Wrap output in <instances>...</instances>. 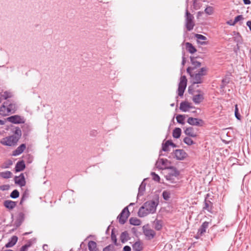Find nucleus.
Returning a JSON list of instances; mask_svg holds the SVG:
<instances>
[{"label":"nucleus","instance_id":"8fccbe9b","mask_svg":"<svg viewBox=\"0 0 251 251\" xmlns=\"http://www.w3.org/2000/svg\"><path fill=\"white\" fill-rule=\"evenodd\" d=\"M174 176H172L171 174H168L165 176V178L166 180L169 181L171 183H174L175 182V178Z\"/></svg>","mask_w":251,"mask_h":251},{"label":"nucleus","instance_id":"cd10ccee","mask_svg":"<svg viewBox=\"0 0 251 251\" xmlns=\"http://www.w3.org/2000/svg\"><path fill=\"white\" fill-rule=\"evenodd\" d=\"M88 249L90 251H97V243L93 241H90L88 244Z\"/></svg>","mask_w":251,"mask_h":251},{"label":"nucleus","instance_id":"79ce46f5","mask_svg":"<svg viewBox=\"0 0 251 251\" xmlns=\"http://www.w3.org/2000/svg\"><path fill=\"white\" fill-rule=\"evenodd\" d=\"M111 240L113 242L115 246H118V244L117 243V240L116 238V235L114 233V229H113L111 231Z\"/></svg>","mask_w":251,"mask_h":251},{"label":"nucleus","instance_id":"052dcab7","mask_svg":"<svg viewBox=\"0 0 251 251\" xmlns=\"http://www.w3.org/2000/svg\"><path fill=\"white\" fill-rule=\"evenodd\" d=\"M123 251H131V248L129 246H125L123 248Z\"/></svg>","mask_w":251,"mask_h":251},{"label":"nucleus","instance_id":"9b49d317","mask_svg":"<svg viewBox=\"0 0 251 251\" xmlns=\"http://www.w3.org/2000/svg\"><path fill=\"white\" fill-rule=\"evenodd\" d=\"M15 183L18 184L20 186H25L26 181L24 174H21L19 176H15L14 178Z\"/></svg>","mask_w":251,"mask_h":251},{"label":"nucleus","instance_id":"338daca9","mask_svg":"<svg viewBox=\"0 0 251 251\" xmlns=\"http://www.w3.org/2000/svg\"><path fill=\"white\" fill-rule=\"evenodd\" d=\"M186 58H185V57H184V56L183 55V56H182V62H181V64H182V66H184V65L185 63H186Z\"/></svg>","mask_w":251,"mask_h":251},{"label":"nucleus","instance_id":"bb28decb","mask_svg":"<svg viewBox=\"0 0 251 251\" xmlns=\"http://www.w3.org/2000/svg\"><path fill=\"white\" fill-rule=\"evenodd\" d=\"M187 50L190 53L193 54L197 51L195 47L190 43L187 42L185 44Z\"/></svg>","mask_w":251,"mask_h":251},{"label":"nucleus","instance_id":"6ab92c4d","mask_svg":"<svg viewBox=\"0 0 251 251\" xmlns=\"http://www.w3.org/2000/svg\"><path fill=\"white\" fill-rule=\"evenodd\" d=\"M25 168V164L24 160H21L17 162L15 170L16 172H19L23 171Z\"/></svg>","mask_w":251,"mask_h":251},{"label":"nucleus","instance_id":"0eeeda50","mask_svg":"<svg viewBox=\"0 0 251 251\" xmlns=\"http://www.w3.org/2000/svg\"><path fill=\"white\" fill-rule=\"evenodd\" d=\"M171 162L167 159L159 158L156 162V167L159 169H167L171 164Z\"/></svg>","mask_w":251,"mask_h":251},{"label":"nucleus","instance_id":"7c9ffc66","mask_svg":"<svg viewBox=\"0 0 251 251\" xmlns=\"http://www.w3.org/2000/svg\"><path fill=\"white\" fill-rule=\"evenodd\" d=\"M181 130L179 127H176L173 131V136L175 138H179L181 135Z\"/></svg>","mask_w":251,"mask_h":251},{"label":"nucleus","instance_id":"ea45409f","mask_svg":"<svg viewBox=\"0 0 251 251\" xmlns=\"http://www.w3.org/2000/svg\"><path fill=\"white\" fill-rule=\"evenodd\" d=\"M177 122L179 124H184L185 116L182 115H178L176 117Z\"/></svg>","mask_w":251,"mask_h":251},{"label":"nucleus","instance_id":"ddd939ff","mask_svg":"<svg viewBox=\"0 0 251 251\" xmlns=\"http://www.w3.org/2000/svg\"><path fill=\"white\" fill-rule=\"evenodd\" d=\"M203 210H206L210 213H212L213 203L209 200H207L206 198L204 201V206L202 208Z\"/></svg>","mask_w":251,"mask_h":251},{"label":"nucleus","instance_id":"680f3d73","mask_svg":"<svg viewBox=\"0 0 251 251\" xmlns=\"http://www.w3.org/2000/svg\"><path fill=\"white\" fill-rule=\"evenodd\" d=\"M10 102L11 101L7 100L6 101L4 102L2 105H4V107H8Z\"/></svg>","mask_w":251,"mask_h":251},{"label":"nucleus","instance_id":"864d4df0","mask_svg":"<svg viewBox=\"0 0 251 251\" xmlns=\"http://www.w3.org/2000/svg\"><path fill=\"white\" fill-rule=\"evenodd\" d=\"M151 175L152 176V178L154 180L156 181H159L160 180V177L159 176L156 174L154 172H152L151 173Z\"/></svg>","mask_w":251,"mask_h":251},{"label":"nucleus","instance_id":"a19ab883","mask_svg":"<svg viewBox=\"0 0 251 251\" xmlns=\"http://www.w3.org/2000/svg\"><path fill=\"white\" fill-rule=\"evenodd\" d=\"M28 195H29L28 192L27 190L25 191L23 193V195L22 196V198H21L20 202V204L22 205L23 204L24 201L25 200H26V199L28 197Z\"/></svg>","mask_w":251,"mask_h":251},{"label":"nucleus","instance_id":"bf43d9fd","mask_svg":"<svg viewBox=\"0 0 251 251\" xmlns=\"http://www.w3.org/2000/svg\"><path fill=\"white\" fill-rule=\"evenodd\" d=\"M30 244H25L23 246L19 251H27L28 247H30Z\"/></svg>","mask_w":251,"mask_h":251},{"label":"nucleus","instance_id":"de8ad7c7","mask_svg":"<svg viewBox=\"0 0 251 251\" xmlns=\"http://www.w3.org/2000/svg\"><path fill=\"white\" fill-rule=\"evenodd\" d=\"M102 251H115L114 246L112 245H109L103 248Z\"/></svg>","mask_w":251,"mask_h":251},{"label":"nucleus","instance_id":"4c0bfd02","mask_svg":"<svg viewBox=\"0 0 251 251\" xmlns=\"http://www.w3.org/2000/svg\"><path fill=\"white\" fill-rule=\"evenodd\" d=\"M12 176V173L9 171H6L0 173V176L3 178H9Z\"/></svg>","mask_w":251,"mask_h":251},{"label":"nucleus","instance_id":"39448f33","mask_svg":"<svg viewBox=\"0 0 251 251\" xmlns=\"http://www.w3.org/2000/svg\"><path fill=\"white\" fill-rule=\"evenodd\" d=\"M129 214L128 207L126 206L125 207L117 217L120 224L124 225L126 222L128 217H129Z\"/></svg>","mask_w":251,"mask_h":251},{"label":"nucleus","instance_id":"20e7f679","mask_svg":"<svg viewBox=\"0 0 251 251\" xmlns=\"http://www.w3.org/2000/svg\"><path fill=\"white\" fill-rule=\"evenodd\" d=\"M185 26L188 31L192 30L195 25V24L193 22L194 17L188 11L187 9L186 10L185 13Z\"/></svg>","mask_w":251,"mask_h":251},{"label":"nucleus","instance_id":"6e6d98bb","mask_svg":"<svg viewBox=\"0 0 251 251\" xmlns=\"http://www.w3.org/2000/svg\"><path fill=\"white\" fill-rule=\"evenodd\" d=\"M193 70H194V68L193 67H188L187 68V72L190 75V76L191 77V78H192L193 80V75H194V74H193L191 71Z\"/></svg>","mask_w":251,"mask_h":251},{"label":"nucleus","instance_id":"dca6fc26","mask_svg":"<svg viewBox=\"0 0 251 251\" xmlns=\"http://www.w3.org/2000/svg\"><path fill=\"white\" fill-rule=\"evenodd\" d=\"M3 205L8 209L12 210L17 205V202L11 200H5L3 202Z\"/></svg>","mask_w":251,"mask_h":251},{"label":"nucleus","instance_id":"09e8293b","mask_svg":"<svg viewBox=\"0 0 251 251\" xmlns=\"http://www.w3.org/2000/svg\"><path fill=\"white\" fill-rule=\"evenodd\" d=\"M204 12L207 14L210 15L212 14L213 12V8L211 6H208L205 9Z\"/></svg>","mask_w":251,"mask_h":251},{"label":"nucleus","instance_id":"473e14b6","mask_svg":"<svg viewBox=\"0 0 251 251\" xmlns=\"http://www.w3.org/2000/svg\"><path fill=\"white\" fill-rule=\"evenodd\" d=\"M120 239L123 243H125L128 240V234L126 231L123 232L120 236Z\"/></svg>","mask_w":251,"mask_h":251},{"label":"nucleus","instance_id":"c756f323","mask_svg":"<svg viewBox=\"0 0 251 251\" xmlns=\"http://www.w3.org/2000/svg\"><path fill=\"white\" fill-rule=\"evenodd\" d=\"M154 228L155 230L159 231L162 228V223L161 220L156 219L154 222Z\"/></svg>","mask_w":251,"mask_h":251},{"label":"nucleus","instance_id":"5701e85b","mask_svg":"<svg viewBox=\"0 0 251 251\" xmlns=\"http://www.w3.org/2000/svg\"><path fill=\"white\" fill-rule=\"evenodd\" d=\"M168 169L169 170V172L168 174H171L172 176H174L175 177H177L179 176L180 172L176 167L171 166L168 168Z\"/></svg>","mask_w":251,"mask_h":251},{"label":"nucleus","instance_id":"f3484780","mask_svg":"<svg viewBox=\"0 0 251 251\" xmlns=\"http://www.w3.org/2000/svg\"><path fill=\"white\" fill-rule=\"evenodd\" d=\"M190 103L187 101H182L180 104L179 109L182 112H187L191 108H193Z\"/></svg>","mask_w":251,"mask_h":251},{"label":"nucleus","instance_id":"37998d69","mask_svg":"<svg viewBox=\"0 0 251 251\" xmlns=\"http://www.w3.org/2000/svg\"><path fill=\"white\" fill-rule=\"evenodd\" d=\"M183 142L188 146H191L195 144V142L190 138L189 136L185 137L183 139Z\"/></svg>","mask_w":251,"mask_h":251},{"label":"nucleus","instance_id":"c03bdc74","mask_svg":"<svg viewBox=\"0 0 251 251\" xmlns=\"http://www.w3.org/2000/svg\"><path fill=\"white\" fill-rule=\"evenodd\" d=\"M20 194L17 190H14L10 194V197L12 199H17L19 197Z\"/></svg>","mask_w":251,"mask_h":251},{"label":"nucleus","instance_id":"7ed1b4c3","mask_svg":"<svg viewBox=\"0 0 251 251\" xmlns=\"http://www.w3.org/2000/svg\"><path fill=\"white\" fill-rule=\"evenodd\" d=\"M19 139L13 135H10L2 139L0 143L6 146H15Z\"/></svg>","mask_w":251,"mask_h":251},{"label":"nucleus","instance_id":"6e6552de","mask_svg":"<svg viewBox=\"0 0 251 251\" xmlns=\"http://www.w3.org/2000/svg\"><path fill=\"white\" fill-rule=\"evenodd\" d=\"M143 231L148 240L153 239L156 235L155 232L153 229L149 228L148 226H143Z\"/></svg>","mask_w":251,"mask_h":251},{"label":"nucleus","instance_id":"a211bd4d","mask_svg":"<svg viewBox=\"0 0 251 251\" xmlns=\"http://www.w3.org/2000/svg\"><path fill=\"white\" fill-rule=\"evenodd\" d=\"M26 148L25 144H22L19 146L15 150L13 151L12 155L14 156H18L23 153Z\"/></svg>","mask_w":251,"mask_h":251},{"label":"nucleus","instance_id":"1a4fd4ad","mask_svg":"<svg viewBox=\"0 0 251 251\" xmlns=\"http://www.w3.org/2000/svg\"><path fill=\"white\" fill-rule=\"evenodd\" d=\"M176 158L178 160H183L187 156L186 152L182 149L176 150L174 151Z\"/></svg>","mask_w":251,"mask_h":251},{"label":"nucleus","instance_id":"e2e57ef3","mask_svg":"<svg viewBox=\"0 0 251 251\" xmlns=\"http://www.w3.org/2000/svg\"><path fill=\"white\" fill-rule=\"evenodd\" d=\"M169 140V144H170V146L173 147V148H176L177 147V146L174 144L172 141V140Z\"/></svg>","mask_w":251,"mask_h":251},{"label":"nucleus","instance_id":"2eb2a0df","mask_svg":"<svg viewBox=\"0 0 251 251\" xmlns=\"http://www.w3.org/2000/svg\"><path fill=\"white\" fill-rule=\"evenodd\" d=\"M11 132L13 133L12 135L20 139L22 136V130L21 128L18 126H11Z\"/></svg>","mask_w":251,"mask_h":251},{"label":"nucleus","instance_id":"3c124183","mask_svg":"<svg viewBox=\"0 0 251 251\" xmlns=\"http://www.w3.org/2000/svg\"><path fill=\"white\" fill-rule=\"evenodd\" d=\"M234 113H235V117L237 118V119L240 120L241 119V115L239 113L238 105L237 104H236L235 106V112Z\"/></svg>","mask_w":251,"mask_h":251},{"label":"nucleus","instance_id":"a18cd8bd","mask_svg":"<svg viewBox=\"0 0 251 251\" xmlns=\"http://www.w3.org/2000/svg\"><path fill=\"white\" fill-rule=\"evenodd\" d=\"M169 140H167L164 144L163 143L162 145V150L164 151H168L169 144Z\"/></svg>","mask_w":251,"mask_h":251},{"label":"nucleus","instance_id":"aec40b11","mask_svg":"<svg viewBox=\"0 0 251 251\" xmlns=\"http://www.w3.org/2000/svg\"><path fill=\"white\" fill-rule=\"evenodd\" d=\"M132 247L133 251H141L143 249V243L139 240L135 242Z\"/></svg>","mask_w":251,"mask_h":251},{"label":"nucleus","instance_id":"a878e982","mask_svg":"<svg viewBox=\"0 0 251 251\" xmlns=\"http://www.w3.org/2000/svg\"><path fill=\"white\" fill-rule=\"evenodd\" d=\"M204 99L203 96L202 94H198L194 95L193 97V101L195 104H199Z\"/></svg>","mask_w":251,"mask_h":251},{"label":"nucleus","instance_id":"c85d7f7f","mask_svg":"<svg viewBox=\"0 0 251 251\" xmlns=\"http://www.w3.org/2000/svg\"><path fill=\"white\" fill-rule=\"evenodd\" d=\"M7 108L8 112H9L10 113H14L17 110V106L16 103L11 101L9 103Z\"/></svg>","mask_w":251,"mask_h":251},{"label":"nucleus","instance_id":"5fc2aeb1","mask_svg":"<svg viewBox=\"0 0 251 251\" xmlns=\"http://www.w3.org/2000/svg\"><path fill=\"white\" fill-rule=\"evenodd\" d=\"M244 19V18H243V15H238L237 16H236L234 21H233V23L234 24H236L238 22L241 21V20H242Z\"/></svg>","mask_w":251,"mask_h":251},{"label":"nucleus","instance_id":"2f4dec72","mask_svg":"<svg viewBox=\"0 0 251 251\" xmlns=\"http://www.w3.org/2000/svg\"><path fill=\"white\" fill-rule=\"evenodd\" d=\"M195 37L197 38V39L198 40V42L201 44V45H206L207 43V42L205 41L203 42H200V40H206L207 39L206 37L201 34H196Z\"/></svg>","mask_w":251,"mask_h":251},{"label":"nucleus","instance_id":"603ef678","mask_svg":"<svg viewBox=\"0 0 251 251\" xmlns=\"http://www.w3.org/2000/svg\"><path fill=\"white\" fill-rule=\"evenodd\" d=\"M162 196L165 200L167 201L169 199L170 197V194L169 192L167 191H164L162 193Z\"/></svg>","mask_w":251,"mask_h":251},{"label":"nucleus","instance_id":"f704fd0d","mask_svg":"<svg viewBox=\"0 0 251 251\" xmlns=\"http://www.w3.org/2000/svg\"><path fill=\"white\" fill-rule=\"evenodd\" d=\"M187 78L185 75L181 76L180 78V82L178 84V87L182 86L186 88L187 85Z\"/></svg>","mask_w":251,"mask_h":251},{"label":"nucleus","instance_id":"f03ea898","mask_svg":"<svg viewBox=\"0 0 251 251\" xmlns=\"http://www.w3.org/2000/svg\"><path fill=\"white\" fill-rule=\"evenodd\" d=\"M208 69L207 67H202L201 68L198 73L193 75V84H201L203 82L202 77L207 75Z\"/></svg>","mask_w":251,"mask_h":251},{"label":"nucleus","instance_id":"13d9d810","mask_svg":"<svg viewBox=\"0 0 251 251\" xmlns=\"http://www.w3.org/2000/svg\"><path fill=\"white\" fill-rule=\"evenodd\" d=\"M10 188L9 185H2L0 186V190L2 191L8 190Z\"/></svg>","mask_w":251,"mask_h":251},{"label":"nucleus","instance_id":"774afa93","mask_svg":"<svg viewBox=\"0 0 251 251\" xmlns=\"http://www.w3.org/2000/svg\"><path fill=\"white\" fill-rule=\"evenodd\" d=\"M244 4H249L251 3V1L250 0H243Z\"/></svg>","mask_w":251,"mask_h":251},{"label":"nucleus","instance_id":"9d476101","mask_svg":"<svg viewBox=\"0 0 251 251\" xmlns=\"http://www.w3.org/2000/svg\"><path fill=\"white\" fill-rule=\"evenodd\" d=\"M187 123L192 126H202L203 121L200 119L189 117L187 119Z\"/></svg>","mask_w":251,"mask_h":251},{"label":"nucleus","instance_id":"4468645a","mask_svg":"<svg viewBox=\"0 0 251 251\" xmlns=\"http://www.w3.org/2000/svg\"><path fill=\"white\" fill-rule=\"evenodd\" d=\"M22 128L24 133V136H27L32 130V126L29 123H24L22 126Z\"/></svg>","mask_w":251,"mask_h":251},{"label":"nucleus","instance_id":"c9c22d12","mask_svg":"<svg viewBox=\"0 0 251 251\" xmlns=\"http://www.w3.org/2000/svg\"><path fill=\"white\" fill-rule=\"evenodd\" d=\"M230 78L227 76H225L222 80V84L220 85V88L222 89H224L226 85L229 83Z\"/></svg>","mask_w":251,"mask_h":251},{"label":"nucleus","instance_id":"0e129e2a","mask_svg":"<svg viewBox=\"0 0 251 251\" xmlns=\"http://www.w3.org/2000/svg\"><path fill=\"white\" fill-rule=\"evenodd\" d=\"M227 24L230 25H234L235 24L233 23V21L232 20H229L227 22Z\"/></svg>","mask_w":251,"mask_h":251},{"label":"nucleus","instance_id":"393cba45","mask_svg":"<svg viewBox=\"0 0 251 251\" xmlns=\"http://www.w3.org/2000/svg\"><path fill=\"white\" fill-rule=\"evenodd\" d=\"M146 184L143 181L141 183L139 189H138V193L137 195V198L142 196L144 194V192L146 190Z\"/></svg>","mask_w":251,"mask_h":251},{"label":"nucleus","instance_id":"e433bc0d","mask_svg":"<svg viewBox=\"0 0 251 251\" xmlns=\"http://www.w3.org/2000/svg\"><path fill=\"white\" fill-rule=\"evenodd\" d=\"M190 60L192 64L194 66L193 68H194V69L199 68L201 66V63L200 62L196 61L194 57L191 56Z\"/></svg>","mask_w":251,"mask_h":251},{"label":"nucleus","instance_id":"69168bd1","mask_svg":"<svg viewBox=\"0 0 251 251\" xmlns=\"http://www.w3.org/2000/svg\"><path fill=\"white\" fill-rule=\"evenodd\" d=\"M247 25L249 27L250 31H251V21H249L247 22Z\"/></svg>","mask_w":251,"mask_h":251},{"label":"nucleus","instance_id":"4be33fe9","mask_svg":"<svg viewBox=\"0 0 251 251\" xmlns=\"http://www.w3.org/2000/svg\"><path fill=\"white\" fill-rule=\"evenodd\" d=\"M25 220V214L23 212H20L17 216L15 222L16 227L19 226Z\"/></svg>","mask_w":251,"mask_h":251},{"label":"nucleus","instance_id":"49530a36","mask_svg":"<svg viewBox=\"0 0 251 251\" xmlns=\"http://www.w3.org/2000/svg\"><path fill=\"white\" fill-rule=\"evenodd\" d=\"M185 89V87L182 86L178 87L177 89L178 95L180 97L183 96Z\"/></svg>","mask_w":251,"mask_h":251},{"label":"nucleus","instance_id":"412c9836","mask_svg":"<svg viewBox=\"0 0 251 251\" xmlns=\"http://www.w3.org/2000/svg\"><path fill=\"white\" fill-rule=\"evenodd\" d=\"M208 226L209 222L206 221L203 222L198 230L199 234L203 235L206 232V229L208 228Z\"/></svg>","mask_w":251,"mask_h":251},{"label":"nucleus","instance_id":"f257e3e1","mask_svg":"<svg viewBox=\"0 0 251 251\" xmlns=\"http://www.w3.org/2000/svg\"><path fill=\"white\" fill-rule=\"evenodd\" d=\"M158 201V199H157L156 201H148L145 202L139 209L138 216L144 217L150 213H155Z\"/></svg>","mask_w":251,"mask_h":251},{"label":"nucleus","instance_id":"4d7b16f0","mask_svg":"<svg viewBox=\"0 0 251 251\" xmlns=\"http://www.w3.org/2000/svg\"><path fill=\"white\" fill-rule=\"evenodd\" d=\"M12 95L10 93H8L7 92H5L2 95V97L4 98L5 100H7L9 98H11Z\"/></svg>","mask_w":251,"mask_h":251},{"label":"nucleus","instance_id":"f8f14e48","mask_svg":"<svg viewBox=\"0 0 251 251\" xmlns=\"http://www.w3.org/2000/svg\"><path fill=\"white\" fill-rule=\"evenodd\" d=\"M184 132L186 135L189 137L195 138L197 136V133L193 127L190 126L186 127L184 129Z\"/></svg>","mask_w":251,"mask_h":251},{"label":"nucleus","instance_id":"72a5a7b5","mask_svg":"<svg viewBox=\"0 0 251 251\" xmlns=\"http://www.w3.org/2000/svg\"><path fill=\"white\" fill-rule=\"evenodd\" d=\"M129 223L134 226H139L141 224V221L136 217H131L129 219Z\"/></svg>","mask_w":251,"mask_h":251},{"label":"nucleus","instance_id":"423d86ee","mask_svg":"<svg viewBox=\"0 0 251 251\" xmlns=\"http://www.w3.org/2000/svg\"><path fill=\"white\" fill-rule=\"evenodd\" d=\"M6 121L14 124H24L25 120L24 117L19 115H14L6 118Z\"/></svg>","mask_w":251,"mask_h":251},{"label":"nucleus","instance_id":"b1692460","mask_svg":"<svg viewBox=\"0 0 251 251\" xmlns=\"http://www.w3.org/2000/svg\"><path fill=\"white\" fill-rule=\"evenodd\" d=\"M18 240V237L16 236H13L8 242L6 244L5 247L6 248H10L13 247L14 245L16 244Z\"/></svg>","mask_w":251,"mask_h":251},{"label":"nucleus","instance_id":"58836bf2","mask_svg":"<svg viewBox=\"0 0 251 251\" xmlns=\"http://www.w3.org/2000/svg\"><path fill=\"white\" fill-rule=\"evenodd\" d=\"M8 108L4 107V105H1L0 107V115L6 116L8 115L9 112H8Z\"/></svg>","mask_w":251,"mask_h":251}]
</instances>
